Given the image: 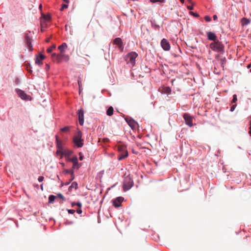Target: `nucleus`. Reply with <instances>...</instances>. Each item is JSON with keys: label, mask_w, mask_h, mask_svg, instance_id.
Masks as SVG:
<instances>
[{"label": "nucleus", "mask_w": 251, "mask_h": 251, "mask_svg": "<svg viewBox=\"0 0 251 251\" xmlns=\"http://www.w3.org/2000/svg\"><path fill=\"white\" fill-rule=\"evenodd\" d=\"M187 8L189 10H192L193 9V7L192 6H188Z\"/></svg>", "instance_id": "44"}, {"label": "nucleus", "mask_w": 251, "mask_h": 251, "mask_svg": "<svg viewBox=\"0 0 251 251\" xmlns=\"http://www.w3.org/2000/svg\"><path fill=\"white\" fill-rule=\"evenodd\" d=\"M150 1L152 3H154L156 2H164V0H150Z\"/></svg>", "instance_id": "32"}, {"label": "nucleus", "mask_w": 251, "mask_h": 251, "mask_svg": "<svg viewBox=\"0 0 251 251\" xmlns=\"http://www.w3.org/2000/svg\"><path fill=\"white\" fill-rule=\"evenodd\" d=\"M161 46L164 50L168 51L170 49V45L167 40L164 38L161 40Z\"/></svg>", "instance_id": "7"}, {"label": "nucleus", "mask_w": 251, "mask_h": 251, "mask_svg": "<svg viewBox=\"0 0 251 251\" xmlns=\"http://www.w3.org/2000/svg\"><path fill=\"white\" fill-rule=\"evenodd\" d=\"M80 166L78 164V161L76 162V163H73V168L74 169H78L79 168Z\"/></svg>", "instance_id": "27"}, {"label": "nucleus", "mask_w": 251, "mask_h": 251, "mask_svg": "<svg viewBox=\"0 0 251 251\" xmlns=\"http://www.w3.org/2000/svg\"><path fill=\"white\" fill-rule=\"evenodd\" d=\"M61 131L64 132H68L70 131V127L69 126H65L60 129Z\"/></svg>", "instance_id": "25"}, {"label": "nucleus", "mask_w": 251, "mask_h": 251, "mask_svg": "<svg viewBox=\"0 0 251 251\" xmlns=\"http://www.w3.org/2000/svg\"><path fill=\"white\" fill-rule=\"evenodd\" d=\"M165 92L166 93H169L170 92H171V89L169 87H166L165 89Z\"/></svg>", "instance_id": "34"}, {"label": "nucleus", "mask_w": 251, "mask_h": 251, "mask_svg": "<svg viewBox=\"0 0 251 251\" xmlns=\"http://www.w3.org/2000/svg\"><path fill=\"white\" fill-rule=\"evenodd\" d=\"M114 44L117 45L119 49L122 51L124 49L123 42L120 38H116L114 40Z\"/></svg>", "instance_id": "10"}, {"label": "nucleus", "mask_w": 251, "mask_h": 251, "mask_svg": "<svg viewBox=\"0 0 251 251\" xmlns=\"http://www.w3.org/2000/svg\"><path fill=\"white\" fill-rule=\"evenodd\" d=\"M82 133L78 132L77 134L74 138V142L78 148L82 147L83 145V140L81 139Z\"/></svg>", "instance_id": "4"}, {"label": "nucleus", "mask_w": 251, "mask_h": 251, "mask_svg": "<svg viewBox=\"0 0 251 251\" xmlns=\"http://www.w3.org/2000/svg\"><path fill=\"white\" fill-rule=\"evenodd\" d=\"M42 4H40V6H39V8H40V9H41V8H42Z\"/></svg>", "instance_id": "53"}, {"label": "nucleus", "mask_w": 251, "mask_h": 251, "mask_svg": "<svg viewBox=\"0 0 251 251\" xmlns=\"http://www.w3.org/2000/svg\"><path fill=\"white\" fill-rule=\"evenodd\" d=\"M76 212L79 214H81L82 211V210L81 209V208H79V209H77Z\"/></svg>", "instance_id": "39"}, {"label": "nucleus", "mask_w": 251, "mask_h": 251, "mask_svg": "<svg viewBox=\"0 0 251 251\" xmlns=\"http://www.w3.org/2000/svg\"><path fill=\"white\" fill-rule=\"evenodd\" d=\"M217 19H218L217 16L216 15H214L213 16V20L216 21L217 20Z\"/></svg>", "instance_id": "43"}, {"label": "nucleus", "mask_w": 251, "mask_h": 251, "mask_svg": "<svg viewBox=\"0 0 251 251\" xmlns=\"http://www.w3.org/2000/svg\"><path fill=\"white\" fill-rule=\"evenodd\" d=\"M71 161L73 162V163H76V162L78 161V159L77 157H74L71 159Z\"/></svg>", "instance_id": "28"}, {"label": "nucleus", "mask_w": 251, "mask_h": 251, "mask_svg": "<svg viewBox=\"0 0 251 251\" xmlns=\"http://www.w3.org/2000/svg\"><path fill=\"white\" fill-rule=\"evenodd\" d=\"M248 68L250 69V71L251 72V63L248 66Z\"/></svg>", "instance_id": "47"}, {"label": "nucleus", "mask_w": 251, "mask_h": 251, "mask_svg": "<svg viewBox=\"0 0 251 251\" xmlns=\"http://www.w3.org/2000/svg\"><path fill=\"white\" fill-rule=\"evenodd\" d=\"M183 118L185 120V123L190 127L193 126L192 117L188 113H184L183 115Z\"/></svg>", "instance_id": "6"}, {"label": "nucleus", "mask_w": 251, "mask_h": 251, "mask_svg": "<svg viewBox=\"0 0 251 251\" xmlns=\"http://www.w3.org/2000/svg\"><path fill=\"white\" fill-rule=\"evenodd\" d=\"M191 14H192V15H193L194 16H195V17H199V14H198L197 13L191 12Z\"/></svg>", "instance_id": "38"}, {"label": "nucleus", "mask_w": 251, "mask_h": 251, "mask_svg": "<svg viewBox=\"0 0 251 251\" xmlns=\"http://www.w3.org/2000/svg\"><path fill=\"white\" fill-rule=\"evenodd\" d=\"M68 212L69 214H74L75 212V210L74 209H68Z\"/></svg>", "instance_id": "35"}, {"label": "nucleus", "mask_w": 251, "mask_h": 251, "mask_svg": "<svg viewBox=\"0 0 251 251\" xmlns=\"http://www.w3.org/2000/svg\"><path fill=\"white\" fill-rule=\"evenodd\" d=\"M45 56L43 54H40L39 56H37L36 58L35 63L39 65L42 64V60L44 59Z\"/></svg>", "instance_id": "15"}, {"label": "nucleus", "mask_w": 251, "mask_h": 251, "mask_svg": "<svg viewBox=\"0 0 251 251\" xmlns=\"http://www.w3.org/2000/svg\"><path fill=\"white\" fill-rule=\"evenodd\" d=\"M250 127H249V134L250 135V136H251V121H250Z\"/></svg>", "instance_id": "42"}, {"label": "nucleus", "mask_w": 251, "mask_h": 251, "mask_svg": "<svg viewBox=\"0 0 251 251\" xmlns=\"http://www.w3.org/2000/svg\"><path fill=\"white\" fill-rule=\"evenodd\" d=\"M57 196H58L59 198H60V199H62L63 200H64V196H63L61 194H60V193H59V194H58L57 195Z\"/></svg>", "instance_id": "37"}, {"label": "nucleus", "mask_w": 251, "mask_h": 251, "mask_svg": "<svg viewBox=\"0 0 251 251\" xmlns=\"http://www.w3.org/2000/svg\"><path fill=\"white\" fill-rule=\"evenodd\" d=\"M38 180L39 182H42L44 180V177L42 176H40L38 177Z\"/></svg>", "instance_id": "36"}, {"label": "nucleus", "mask_w": 251, "mask_h": 251, "mask_svg": "<svg viewBox=\"0 0 251 251\" xmlns=\"http://www.w3.org/2000/svg\"><path fill=\"white\" fill-rule=\"evenodd\" d=\"M77 115L78 116L79 124L81 126H82L84 123V111H83V110L82 109H79L77 112Z\"/></svg>", "instance_id": "9"}, {"label": "nucleus", "mask_w": 251, "mask_h": 251, "mask_svg": "<svg viewBox=\"0 0 251 251\" xmlns=\"http://www.w3.org/2000/svg\"><path fill=\"white\" fill-rule=\"evenodd\" d=\"M55 198H56V197L54 196V195L50 196V197L49 198V202L52 203L54 201Z\"/></svg>", "instance_id": "24"}, {"label": "nucleus", "mask_w": 251, "mask_h": 251, "mask_svg": "<svg viewBox=\"0 0 251 251\" xmlns=\"http://www.w3.org/2000/svg\"><path fill=\"white\" fill-rule=\"evenodd\" d=\"M76 205L78 206L79 208H81L82 204L80 202H77L76 203Z\"/></svg>", "instance_id": "41"}, {"label": "nucleus", "mask_w": 251, "mask_h": 251, "mask_svg": "<svg viewBox=\"0 0 251 251\" xmlns=\"http://www.w3.org/2000/svg\"><path fill=\"white\" fill-rule=\"evenodd\" d=\"M204 18L206 22H210L211 20V17L209 16H205Z\"/></svg>", "instance_id": "31"}, {"label": "nucleus", "mask_w": 251, "mask_h": 251, "mask_svg": "<svg viewBox=\"0 0 251 251\" xmlns=\"http://www.w3.org/2000/svg\"><path fill=\"white\" fill-rule=\"evenodd\" d=\"M78 85H79V86L80 87V81L79 80H78Z\"/></svg>", "instance_id": "50"}, {"label": "nucleus", "mask_w": 251, "mask_h": 251, "mask_svg": "<svg viewBox=\"0 0 251 251\" xmlns=\"http://www.w3.org/2000/svg\"><path fill=\"white\" fill-rule=\"evenodd\" d=\"M41 189L43 190V186H42V185H41Z\"/></svg>", "instance_id": "54"}, {"label": "nucleus", "mask_w": 251, "mask_h": 251, "mask_svg": "<svg viewBox=\"0 0 251 251\" xmlns=\"http://www.w3.org/2000/svg\"><path fill=\"white\" fill-rule=\"evenodd\" d=\"M56 48V46L55 45H53L52 46L50 47L47 49V52L49 53H50L54 49H55Z\"/></svg>", "instance_id": "26"}, {"label": "nucleus", "mask_w": 251, "mask_h": 251, "mask_svg": "<svg viewBox=\"0 0 251 251\" xmlns=\"http://www.w3.org/2000/svg\"><path fill=\"white\" fill-rule=\"evenodd\" d=\"M220 61V64H221V67L224 69L225 64H226V59L225 57L221 58Z\"/></svg>", "instance_id": "22"}, {"label": "nucleus", "mask_w": 251, "mask_h": 251, "mask_svg": "<svg viewBox=\"0 0 251 251\" xmlns=\"http://www.w3.org/2000/svg\"><path fill=\"white\" fill-rule=\"evenodd\" d=\"M79 159H80V160H82L83 159V156H81V155H80V157H79Z\"/></svg>", "instance_id": "48"}, {"label": "nucleus", "mask_w": 251, "mask_h": 251, "mask_svg": "<svg viewBox=\"0 0 251 251\" xmlns=\"http://www.w3.org/2000/svg\"><path fill=\"white\" fill-rule=\"evenodd\" d=\"M133 182L130 177H126L125 178L123 184V189L125 191L128 190L133 186Z\"/></svg>", "instance_id": "5"}, {"label": "nucleus", "mask_w": 251, "mask_h": 251, "mask_svg": "<svg viewBox=\"0 0 251 251\" xmlns=\"http://www.w3.org/2000/svg\"><path fill=\"white\" fill-rule=\"evenodd\" d=\"M66 173H71L72 174H73V171H69V170H67V171H66Z\"/></svg>", "instance_id": "45"}, {"label": "nucleus", "mask_w": 251, "mask_h": 251, "mask_svg": "<svg viewBox=\"0 0 251 251\" xmlns=\"http://www.w3.org/2000/svg\"><path fill=\"white\" fill-rule=\"evenodd\" d=\"M210 48L214 51L218 52L224 51V46L219 40H217L210 44Z\"/></svg>", "instance_id": "3"}, {"label": "nucleus", "mask_w": 251, "mask_h": 251, "mask_svg": "<svg viewBox=\"0 0 251 251\" xmlns=\"http://www.w3.org/2000/svg\"><path fill=\"white\" fill-rule=\"evenodd\" d=\"M41 22V30H42V32H43V31H44L43 29V24H44L43 20L42 19Z\"/></svg>", "instance_id": "40"}, {"label": "nucleus", "mask_w": 251, "mask_h": 251, "mask_svg": "<svg viewBox=\"0 0 251 251\" xmlns=\"http://www.w3.org/2000/svg\"><path fill=\"white\" fill-rule=\"evenodd\" d=\"M127 156H128L127 151H126L125 152H124V153L121 154L119 155L118 159L119 160H121L124 159L125 158H126Z\"/></svg>", "instance_id": "18"}, {"label": "nucleus", "mask_w": 251, "mask_h": 251, "mask_svg": "<svg viewBox=\"0 0 251 251\" xmlns=\"http://www.w3.org/2000/svg\"><path fill=\"white\" fill-rule=\"evenodd\" d=\"M126 120L132 129L135 128L137 123L134 120L132 119H128V118H126Z\"/></svg>", "instance_id": "14"}, {"label": "nucleus", "mask_w": 251, "mask_h": 251, "mask_svg": "<svg viewBox=\"0 0 251 251\" xmlns=\"http://www.w3.org/2000/svg\"><path fill=\"white\" fill-rule=\"evenodd\" d=\"M236 107V104H234L232 105L231 107H230V111L233 112L234 110Z\"/></svg>", "instance_id": "33"}, {"label": "nucleus", "mask_w": 251, "mask_h": 251, "mask_svg": "<svg viewBox=\"0 0 251 251\" xmlns=\"http://www.w3.org/2000/svg\"><path fill=\"white\" fill-rule=\"evenodd\" d=\"M113 108L112 106H110L106 111V114L109 116H111L113 114Z\"/></svg>", "instance_id": "19"}, {"label": "nucleus", "mask_w": 251, "mask_h": 251, "mask_svg": "<svg viewBox=\"0 0 251 251\" xmlns=\"http://www.w3.org/2000/svg\"><path fill=\"white\" fill-rule=\"evenodd\" d=\"M42 18L46 21H49L50 19V15L42 14Z\"/></svg>", "instance_id": "23"}, {"label": "nucleus", "mask_w": 251, "mask_h": 251, "mask_svg": "<svg viewBox=\"0 0 251 251\" xmlns=\"http://www.w3.org/2000/svg\"><path fill=\"white\" fill-rule=\"evenodd\" d=\"M67 3L69 2V0H64Z\"/></svg>", "instance_id": "51"}, {"label": "nucleus", "mask_w": 251, "mask_h": 251, "mask_svg": "<svg viewBox=\"0 0 251 251\" xmlns=\"http://www.w3.org/2000/svg\"><path fill=\"white\" fill-rule=\"evenodd\" d=\"M17 93L19 95V96L23 100H27V95L23 91L20 89L16 90Z\"/></svg>", "instance_id": "11"}, {"label": "nucleus", "mask_w": 251, "mask_h": 251, "mask_svg": "<svg viewBox=\"0 0 251 251\" xmlns=\"http://www.w3.org/2000/svg\"><path fill=\"white\" fill-rule=\"evenodd\" d=\"M25 40L27 44V47L29 48V50H32V45H31V38L27 34H26L25 35Z\"/></svg>", "instance_id": "12"}, {"label": "nucleus", "mask_w": 251, "mask_h": 251, "mask_svg": "<svg viewBox=\"0 0 251 251\" xmlns=\"http://www.w3.org/2000/svg\"><path fill=\"white\" fill-rule=\"evenodd\" d=\"M250 23V21L249 19L243 18L241 20V24L242 26H245L248 25Z\"/></svg>", "instance_id": "17"}, {"label": "nucleus", "mask_w": 251, "mask_h": 251, "mask_svg": "<svg viewBox=\"0 0 251 251\" xmlns=\"http://www.w3.org/2000/svg\"><path fill=\"white\" fill-rule=\"evenodd\" d=\"M76 202H72V207H74V206H75V205H76Z\"/></svg>", "instance_id": "46"}, {"label": "nucleus", "mask_w": 251, "mask_h": 251, "mask_svg": "<svg viewBox=\"0 0 251 251\" xmlns=\"http://www.w3.org/2000/svg\"><path fill=\"white\" fill-rule=\"evenodd\" d=\"M67 48V45L65 43H63L61 45L59 46L58 47V50H60V52L63 53L65 52V50Z\"/></svg>", "instance_id": "16"}, {"label": "nucleus", "mask_w": 251, "mask_h": 251, "mask_svg": "<svg viewBox=\"0 0 251 251\" xmlns=\"http://www.w3.org/2000/svg\"><path fill=\"white\" fill-rule=\"evenodd\" d=\"M46 68H47V69H49V68H50L49 65L48 64H46Z\"/></svg>", "instance_id": "49"}, {"label": "nucleus", "mask_w": 251, "mask_h": 251, "mask_svg": "<svg viewBox=\"0 0 251 251\" xmlns=\"http://www.w3.org/2000/svg\"><path fill=\"white\" fill-rule=\"evenodd\" d=\"M180 1L183 3L184 2V0H180Z\"/></svg>", "instance_id": "52"}, {"label": "nucleus", "mask_w": 251, "mask_h": 251, "mask_svg": "<svg viewBox=\"0 0 251 251\" xmlns=\"http://www.w3.org/2000/svg\"><path fill=\"white\" fill-rule=\"evenodd\" d=\"M119 150H120L121 149H122V147H119Z\"/></svg>", "instance_id": "55"}, {"label": "nucleus", "mask_w": 251, "mask_h": 251, "mask_svg": "<svg viewBox=\"0 0 251 251\" xmlns=\"http://www.w3.org/2000/svg\"><path fill=\"white\" fill-rule=\"evenodd\" d=\"M237 96H236V95L234 94L233 96V99L232 100V102L235 103L237 101Z\"/></svg>", "instance_id": "30"}, {"label": "nucleus", "mask_w": 251, "mask_h": 251, "mask_svg": "<svg viewBox=\"0 0 251 251\" xmlns=\"http://www.w3.org/2000/svg\"><path fill=\"white\" fill-rule=\"evenodd\" d=\"M51 58L53 61L57 63L61 62L62 60L67 61L69 59L68 55L64 54L63 53L60 52V53L56 54L53 53L51 54Z\"/></svg>", "instance_id": "1"}, {"label": "nucleus", "mask_w": 251, "mask_h": 251, "mask_svg": "<svg viewBox=\"0 0 251 251\" xmlns=\"http://www.w3.org/2000/svg\"><path fill=\"white\" fill-rule=\"evenodd\" d=\"M124 199L122 197H117L116 199L113 201V205L115 207H119L121 206L122 202H123Z\"/></svg>", "instance_id": "8"}, {"label": "nucleus", "mask_w": 251, "mask_h": 251, "mask_svg": "<svg viewBox=\"0 0 251 251\" xmlns=\"http://www.w3.org/2000/svg\"><path fill=\"white\" fill-rule=\"evenodd\" d=\"M56 145L57 147L59 149H62V142L59 140L58 137L56 136Z\"/></svg>", "instance_id": "20"}, {"label": "nucleus", "mask_w": 251, "mask_h": 251, "mask_svg": "<svg viewBox=\"0 0 251 251\" xmlns=\"http://www.w3.org/2000/svg\"><path fill=\"white\" fill-rule=\"evenodd\" d=\"M207 35L208 40L213 41L214 42L218 40L217 39V36L215 33L209 31L207 33Z\"/></svg>", "instance_id": "13"}, {"label": "nucleus", "mask_w": 251, "mask_h": 251, "mask_svg": "<svg viewBox=\"0 0 251 251\" xmlns=\"http://www.w3.org/2000/svg\"><path fill=\"white\" fill-rule=\"evenodd\" d=\"M138 54L135 52H131L127 54L125 57V60L127 64L133 67L135 63V59Z\"/></svg>", "instance_id": "2"}, {"label": "nucleus", "mask_w": 251, "mask_h": 251, "mask_svg": "<svg viewBox=\"0 0 251 251\" xmlns=\"http://www.w3.org/2000/svg\"><path fill=\"white\" fill-rule=\"evenodd\" d=\"M68 7V4H63L62 5V7L60 9L61 11H63L64 9L67 8Z\"/></svg>", "instance_id": "29"}, {"label": "nucleus", "mask_w": 251, "mask_h": 251, "mask_svg": "<svg viewBox=\"0 0 251 251\" xmlns=\"http://www.w3.org/2000/svg\"><path fill=\"white\" fill-rule=\"evenodd\" d=\"M72 188H75V189L77 188V183L76 182H73L69 188V190L71 191Z\"/></svg>", "instance_id": "21"}]
</instances>
